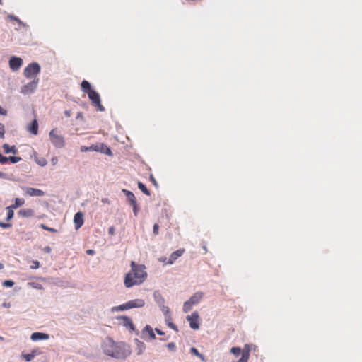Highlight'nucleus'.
Instances as JSON below:
<instances>
[{"label":"nucleus","mask_w":362,"mask_h":362,"mask_svg":"<svg viewBox=\"0 0 362 362\" xmlns=\"http://www.w3.org/2000/svg\"><path fill=\"white\" fill-rule=\"evenodd\" d=\"M49 135L51 142L56 148H61L65 146L64 139L57 133V129H52Z\"/></svg>","instance_id":"nucleus-5"},{"label":"nucleus","mask_w":362,"mask_h":362,"mask_svg":"<svg viewBox=\"0 0 362 362\" xmlns=\"http://www.w3.org/2000/svg\"><path fill=\"white\" fill-rule=\"evenodd\" d=\"M193 305H194V304L190 303V300H188L183 305V311L185 313H188L192 309Z\"/></svg>","instance_id":"nucleus-28"},{"label":"nucleus","mask_w":362,"mask_h":362,"mask_svg":"<svg viewBox=\"0 0 362 362\" xmlns=\"http://www.w3.org/2000/svg\"><path fill=\"white\" fill-rule=\"evenodd\" d=\"M165 318H166L165 321H166V323H167L168 326L169 327H170L171 329H174L175 331L178 332L177 327L171 322L170 316L168 317H165Z\"/></svg>","instance_id":"nucleus-27"},{"label":"nucleus","mask_w":362,"mask_h":362,"mask_svg":"<svg viewBox=\"0 0 362 362\" xmlns=\"http://www.w3.org/2000/svg\"><path fill=\"white\" fill-rule=\"evenodd\" d=\"M30 339L33 341L45 340L49 339V334L41 332H34L31 334Z\"/></svg>","instance_id":"nucleus-16"},{"label":"nucleus","mask_w":362,"mask_h":362,"mask_svg":"<svg viewBox=\"0 0 362 362\" xmlns=\"http://www.w3.org/2000/svg\"><path fill=\"white\" fill-rule=\"evenodd\" d=\"M102 201L104 203H108V200L107 199H103Z\"/></svg>","instance_id":"nucleus-58"},{"label":"nucleus","mask_w":362,"mask_h":362,"mask_svg":"<svg viewBox=\"0 0 362 362\" xmlns=\"http://www.w3.org/2000/svg\"><path fill=\"white\" fill-rule=\"evenodd\" d=\"M42 351L40 349H35L30 354H22L21 356L28 362L31 361L36 356L40 355Z\"/></svg>","instance_id":"nucleus-11"},{"label":"nucleus","mask_w":362,"mask_h":362,"mask_svg":"<svg viewBox=\"0 0 362 362\" xmlns=\"http://www.w3.org/2000/svg\"><path fill=\"white\" fill-rule=\"evenodd\" d=\"M133 206V211L135 215L137 214L138 211V206L136 202H135V204H131Z\"/></svg>","instance_id":"nucleus-46"},{"label":"nucleus","mask_w":362,"mask_h":362,"mask_svg":"<svg viewBox=\"0 0 362 362\" xmlns=\"http://www.w3.org/2000/svg\"><path fill=\"white\" fill-rule=\"evenodd\" d=\"M129 310V306L127 305V302L126 303L119 305L118 306H115L112 308V312L123 311V310Z\"/></svg>","instance_id":"nucleus-24"},{"label":"nucleus","mask_w":362,"mask_h":362,"mask_svg":"<svg viewBox=\"0 0 362 362\" xmlns=\"http://www.w3.org/2000/svg\"><path fill=\"white\" fill-rule=\"evenodd\" d=\"M28 286L32 287L35 289L42 290L43 288V286H42V284H40L38 282H35V281L29 282L28 284Z\"/></svg>","instance_id":"nucleus-29"},{"label":"nucleus","mask_w":362,"mask_h":362,"mask_svg":"<svg viewBox=\"0 0 362 362\" xmlns=\"http://www.w3.org/2000/svg\"><path fill=\"white\" fill-rule=\"evenodd\" d=\"M30 268L33 269H38L40 267V262L38 261H33Z\"/></svg>","instance_id":"nucleus-40"},{"label":"nucleus","mask_w":362,"mask_h":362,"mask_svg":"<svg viewBox=\"0 0 362 362\" xmlns=\"http://www.w3.org/2000/svg\"><path fill=\"white\" fill-rule=\"evenodd\" d=\"M230 352L233 354L235 356H238L240 354H242L243 351H241V349L240 347H233L230 349Z\"/></svg>","instance_id":"nucleus-33"},{"label":"nucleus","mask_w":362,"mask_h":362,"mask_svg":"<svg viewBox=\"0 0 362 362\" xmlns=\"http://www.w3.org/2000/svg\"><path fill=\"white\" fill-rule=\"evenodd\" d=\"M131 270L128 272L124 280L126 288H131L135 285L142 284L147 277L146 267L144 264H137L135 262H131Z\"/></svg>","instance_id":"nucleus-2"},{"label":"nucleus","mask_w":362,"mask_h":362,"mask_svg":"<svg viewBox=\"0 0 362 362\" xmlns=\"http://www.w3.org/2000/svg\"><path fill=\"white\" fill-rule=\"evenodd\" d=\"M122 191L125 194V195H126L127 198L128 199V200L129 201L130 204H135V202H136V199L134 194L132 192L127 190V189H123Z\"/></svg>","instance_id":"nucleus-20"},{"label":"nucleus","mask_w":362,"mask_h":362,"mask_svg":"<svg viewBox=\"0 0 362 362\" xmlns=\"http://www.w3.org/2000/svg\"><path fill=\"white\" fill-rule=\"evenodd\" d=\"M3 285L6 287H11L14 285V282L11 280H6L3 282Z\"/></svg>","instance_id":"nucleus-37"},{"label":"nucleus","mask_w":362,"mask_h":362,"mask_svg":"<svg viewBox=\"0 0 362 362\" xmlns=\"http://www.w3.org/2000/svg\"><path fill=\"white\" fill-rule=\"evenodd\" d=\"M138 187L145 194H146L148 196L150 195L149 190L146 188V185L144 184H143L142 182H138Z\"/></svg>","instance_id":"nucleus-26"},{"label":"nucleus","mask_w":362,"mask_h":362,"mask_svg":"<svg viewBox=\"0 0 362 362\" xmlns=\"http://www.w3.org/2000/svg\"><path fill=\"white\" fill-rule=\"evenodd\" d=\"M81 90L88 94L92 104L96 106L98 111L103 112L105 107L101 104L100 97L98 93L91 88L90 84L88 81L83 80L81 83Z\"/></svg>","instance_id":"nucleus-3"},{"label":"nucleus","mask_w":362,"mask_h":362,"mask_svg":"<svg viewBox=\"0 0 362 362\" xmlns=\"http://www.w3.org/2000/svg\"><path fill=\"white\" fill-rule=\"evenodd\" d=\"M7 114V111L5 110L4 109H3L1 106H0V115H6Z\"/></svg>","instance_id":"nucleus-52"},{"label":"nucleus","mask_w":362,"mask_h":362,"mask_svg":"<svg viewBox=\"0 0 362 362\" xmlns=\"http://www.w3.org/2000/svg\"><path fill=\"white\" fill-rule=\"evenodd\" d=\"M137 346H138V354H141L144 350L145 349V345L143 342L139 341L138 339H136Z\"/></svg>","instance_id":"nucleus-31"},{"label":"nucleus","mask_w":362,"mask_h":362,"mask_svg":"<svg viewBox=\"0 0 362 362\" xmlns=\"http://www.w3.org/2000/svg\"><path fill=\"white\" fill-rule=\"evenodd\" d=\"M199 316L197 312L192 313L190 315L187 316V320L189 323V326L192 329H198L199 328Z\"/></svg>","instance_id":"nucleus-7"},{"label":"nucleus","mask_w":362,"mask_h":362,"mask_svg":"<svg viewBox=\"0 0 362 362\" xmlns=\"http://www.w3.org/2000/svg\"><path fill=\"white\" fill-rule=\"evenodd\" d=\"M0 341H4V338L0 336Z\"/></svg>","instance_id":"nucleus-61"},{"label":"nucleus","mask_w":362,"mask_h":362,"mask_svg":"<svg viewBox=\"0 0 362 362\" xmlns=\"http://www.w3.org/2000/svg\"><path fill=\"white\" fill-rule=\"evenodd\" d=\"M76 119H82V120H83V113L81 112H79L77 113Z\"/></svg>","instance_id":"nucleus-48"},{"label":"nucleus","mask_w":362,"mask_h":362,"mask_svg":"<svg viewBox=\"0 0 362 362\" xmlns=\"http://www.w3.org/2000/svg\"><path fill=\"white\" fill-rule=\"evenodd\" d=\"M0 226L3 228H10L11 227V223H4V222H0Z\"/></svg>","instance_id":"nucleus-42"},{"label":"nucleus","mask_w":362,"mask_h":362,"mask_svg":"<svg viewBox=\"0 0 362 362\" xmlns=\"http://www.w3.org/2000/svg\"><path fill=\"white\" fill-rule=\"evenodd\" d=\"M158 230H159V226H158V224L155 223V224H154V226H153V233H154L155 235H158Z\"/></svg>","instance_id":"nucleus-43"},{"label":"nucleus","mask_w":362,"mask_h":362,"mask_svg":"<svg viewBox=\"0 0 362 362\" xmlns=\"http://www.w3.org/2000/svg\"><path fill=\"white\" fill-rule=\"evenodd\" d=\"M143 335H148L150 339H155L156 335L153 332L152 327L149 325H146L142 330Z\"/></svg>","instance_id":"nucleus-18"},{"label":"nucleus","mask_w":362,"mask_h":362,"mask_svg":"<svg viewBox=\"0 0 362 362\" xmlns=\"http://www.w3.org/2000/svg\"><path fill=\"white\" fill-rule=\"evenodd\" d=\"M150 180L153 183L154 185L158 186L157 182L153 175L150 176Z\"/></svg>","instance_id":"nucleus-51"},{"label":"nucleus","mask_w":362,"mask_h":362,"mask_svg":"<svg viewBox=\"0 0 362 362\" xmlns=\"http://www.w3.org/2000/svg\"><path fill=\"white\" fill-rule=\"evenodd\" d=\"M28 130L29 132L34 134V135H37V133H38V124H37V120H33L32 122V123L30 124L29 128H28Z\"/></svg>","instance_id":"nucleus-21"},{"label":"nucleus","mask_w":362,"mask_h":362,"mask_svg":"<svg viewBox=\"0 0 362 362\" xmlns=\"http://www.w3.org/2000/svg\"><path fill=\"white\" fill-rule=\"evenodd\" d=\"M190 351H191V353H192V354H194L195 356H197L199 357V358L202 359V361H205V359H204V356L202 354H200V353L199 352V351H198L195 347H192V348H191V349H190Z\"/></svg>","instance_id":"nucleus-30"},{"label":"nucleus","mask_w":362,"mask_h":362,"mask_svg":"<svg viewBox=\"0 0 362 362\" xmlns=\"http://www.w3.org/2000/svg\"><path fill=\"white\" fill-rule=\"evenodd\" d=\"M166 260H167V258H166V257H164V258H163V259H161V261H163V262H166V263H167Z\"/></svg>","instance_id":"nucleus-59"},{"label":"nucleus","mask_w":362,"mask_h":362,"mask_svg":"<svg viewBox=\"0 0 362 362\" xmlns=\"http://www.w3.org/2000/svg\"><path fill=\"white\" fill-rule=\"evenodd\" d=\"M24 202H25L24 199H21V198H16L14 204H12L11 206L13 209H16V208L22 206L24 204Z\"/></svg>","instance_id":"nucleus-25"},{"label":"nucleus","mask_w":362,"mask_h":362,"mask_svg":"<svg viewBox=\"0 0 362 362\" xmlns=\"http://www.w3.org/2000/svg\"><path fill=\"white\" fill-rule=\"evenodd\" d=\"M23 64L21 58L12 57L9 60V66L12 71H18Z\"/></svg>","instance_id":"nucleus-9"},{"label":"nucleus","mask_w":362,"mask_h":362,"mask_svg":"<svg viewBox=\"0 0 362 362\" xmlns=\"http://www.w3.org/2000/svg\"><path fill=\"white\" fill-rule=\"evenodd\" d=\"M8 158V160H10L12 163H18L21 159L20 157H16V156H10Z\"/></svg>","instance_id":"nucleus-36"},{"label":"nucleus","mask_w":362,"mask_h":362,"mask_svg":"<svg viewBox=\"0 0 362 362\" xmlns=\"http://www.w3.org/2000/svg\"><path fill=\"white\" fill-rule=\"evenodd\" d=\"M162 311L165 315V317H170V309L168 307L163 306L162 307Z\"/></svg>","instance_id":"nucleus-35"},{"label":"nucleus","mask_w":362,"mask_h":362,"mask_svg":"<svg viewBox=\"0 0 362 362\" xmlns=\"http://www.w3.org/2000/svg\"><path fill=\"white\" fill-rule=\"evenodd\" d=\"M4 133H5L4 126L1 123H0V137L4 138Z\"/></svg>","instance_id":"nucleus-41"},{"label":"nucleus","mask_w":362,"mask_h":362,"mask_svg":"<svg viewBox=\"0 0 362 362\" xmlns=\"http://www.w3.org/2000/svg\"><path fill=\"white\" fill-rule=\"evenodd\" d=\"M64 115H65L67 117H71V110H65V111H64Z\"/></svg>","instance_id":"nucleus-53"},{"label":"nucleus","mask_w":362,"mask_h":362,"mask_svg":"<svg viewBox=\"0 0 362 362\" xmlns=\"http://www.w3.org/2000/svg\"><path fill=\"white\" fill-rule=\"evenodd\" d=\"M58 163V158L57 157L54 156L53 157L52 159H51V163L53 165H57Z\"/></svg>","instance_id":"nucleus-45"},{"label":"nucleus","mask_w":362,"mask_h":362,"mask_svg":"<svg viewBox=\"0 0 362 362\" xmlns=\"http://www.w3.org/2000/svg\"><path fill=\"white\" fill-rule=\"evenodd\" d=\"M25 194L30 197H42L45 194V192L38 189L33 187H25Z\"/></svg>","instance_id":"nucleus-10"},{"label":"nucleus","mask_w":362,"mask_h":362,"mask_svg":"<svg viewBox=\"0 0 362 362\" xmlns=\"http://www.w3.org/2000/svg\"><path fill=\"white\" fill-rule=\"evenodd\" d=\"M3 149L5 153H16V149L15 146H10L8 144H4L3 145Z\"/></svg>","instance_id":"nucleus-23"},{"label":"nucleus","mask_w":362,"mask_h":362,"mask_svg":"<svg viewBox=\"0 0 362 362\" xmlns=\"http://www.w3.org/2000/svg\"><path fill=\"white\" fill-rule=\"evenodd\" d=\"M155 330L157 332V334H159V335H163L164 334V332H162L160 329H159L158 328H156Z\"/></svg>","instance_id":"nucleus-55"},{"label":"nucleus","mask_w":362,"mask_h":362,"mask_svg":"<svg viewBox=\"0 0 362 362\" xmlns=\"http://www.w3.org/2000/svg\"><path fill=\"white\" fill-rule=\"evenodd\" d=\"M40 72V66L37 62L28 64L23 71V74L27 78H37V76Z\"/></svg>","instance_id":"nucleus-4"},{"label":"nucleus","mask_w":362,"mask_h":362,"mask_svg":"<svg viewBox=\"0 0 362 362\" xmlns=\"http://www.w3.org/2000/svg\"><path fill=\"white\" fill-rule=\"evenodd\" d=\"M40 227L42 229H44L45 230H47V231H49V232H52V233H57V230L55 228H49V227L47 226L46 225H45L44 223L40 224Z\"/></svg>","instance_id":"nucleus-34"},{"label":"nucleus","mask_w":362,"mask_h":362,"mask_svg":"<svg viewBox=\"0 0 362 362\" xmlns=\"http://www.w3.org/2000/svg\"><path fill=\"white\" fill-rule=\"evenodd\" d=\"M39 78H34L30 82L21 87V93L25 95L30 94L37 88Z\"/></svg>","instance_id":"nucleus-6"},{"label":"nucleus","mask_w":362,"mask_h":362,"mask_svg":"<svg viewBox=\"0 0 362 362\" xmlns=\"http://www.w3.org/2000/svg\"><path fill=\"white\" fill-rule=\"evenodd\" d=\"M90 151V149H88V147H86L85 146H81V152H86V151Z\"/></svg>","instance_id":"nucleus-49"},{"label":"nucleus","mask_w":362,"mask_h":362,"mask_svg":"<svg viewBox=\"0 0 362 362\" xmlns=\"http://www.w3.org/2000/svg\"><path fill=\"white\" fill-rule=\"evenodd\" d=\"M3 4V0H0V5Z\"/></svg>","instance_id":"nucleus-62"},{"label":"nucleus","mask_w":362,"mask_h":362,"mask_svg":"<svg viewBox=\"0 0 362 362\" xmlns=\"http://www.w3.org/2000/svg\"><path fill=\"white\" fill-rule=\"evenodd\" d=\"M74 222L76 230L79 229L83 224V214L81 212H77L74 217Z\"/></svg>","instance_id":"nucleus-14"},{"label":"nucleus","mask_w":362,"mask_h":362,"mask_svg":"<svg viewBox=\"0 0 362 362\" xmlns=\"http://www.w3.org/2000/svg\"><path fill=\"white\" fill-rule=\"evenodd\" d=\"M145 305V302L142 299H135L127 302L129 309L134 308H141Z\"/></svg>","instance_id":"nucleus-15"},{"label":"nucleus","mask_w":362,"mask_h":362,"mask_svg":"<svg viewBox=\"0 0 362 362\" xmlns=\"http://www.w3.org/2000/svg\"><path fill=\"white\" fill-rule=\"evenodd\" d=\"M4 268V264L2 263H0V269Z\"/></svg>","instance_id":"nucleus-60"},{"label":"nucleus","mask_w":362,"mask_h":362,"mask_svg":"<svg viewBox=\"0 0 362 362\" xmlns=\"http://www.w3.org/2000/svg\"><path fill=\"white\" fill-rule=\"evenodd\" d=\"M98 152H101L107 155H112V151L110 148L107 145L103 143L99 144Z\"/></svg>","instance_id":"nucleus-22"},{"label":"nucleus","mask_w":362,"mask_h":362,"mask_svg":"<svg viewBox=\"0 0 362 362\" xmlns=\"http://www.w3.org/2000/svg\"><path fill=\"white\" fill-rule=\"evenodd\" d=\"M43 251L47 253H49L52 251V248L49 246H46L44 247Z\"/></svg>","instance_id":"nucleus-50"},{"label":"nucleus","mask_w":362,"mask_h":362,"mask_svg":"<svg viewBox=\"0 0 362 362\" xmlns=\"http://www.w3.org/2000/svg\"><path fill=\"white\" fill-rule=\"evenodd\" d=\"M202 297H203L202 293L197 292V293H194L189 300H190V303L195 305L201 300Z\"/></svg>","instance_id":"nucleus-19"},{"label":"nucleus","mask_w":362,"mask_h":362,"mask_svg":"<svg viewBox=\"0 0 362 362\" xmlns=\"http://www.w3.org/2000/svg\"><path fill=\"white\" fill-rule=\"evenodd\" d=\"M5 177V173L0 172V177Z\"/></svg>","instance_id":"nucleus-57"},{"label":"nucleus","mask_w":362,"mask_h":362,"mask_svg":"<svg viewBox=\"0 0 362 362\" xmlns=\"http://www.w3.org/2000/svg\"><path fill=\"white\" fill-rule=\"evenodd\" d=\"M8 161V157H5L0 153V163L5 164Z\"/></svg>","instance_id":"nucleus-39"},{"label":"nucleus","mask_w":362,"mask_h":362,"mask_svg":"<svg viewBox=\"0 0 362 362\" xmlns=\"http://www.w3.org/2000/svg\"><path fill=\"white\" fill-rule=\"evenodd\" d=\"M115 228L113 226H111L108 229V233L110 235H113L115 234Z\"/></svg>","instance_id":"nucleus-47"},{"label":"nucleus","mask_w":362,"mask_h":362,"mask_svg":"<svg viewBox=\"0 0 362 362\" xmlns=\"http://www.w3.org/2000/svg\"><path fill=\"white\" fill-rule=\"evenodd\" d=\"M88 149H90L92 151H98L99 150V144H92L88 147Z\"/></svg>","instance_id":"nucleus-38"},{"label":"nucleus","mask_w":362,"mask_h":362,"mask_svg":"<svg viewBox=\"0 0 362 362\" xmlns=\"http://www.w3.org/2000/svg\"><path fill=\"white\" fill-rule=\"evenodd\" d=\"M18 214L23 218H29L34 216V211L31 209H23L18 212Z\"/></svg>","instance_id":"nucleus-17"},{"label":"nucleus","mask_w":362,"mask_h":362,"mask_svg":"<svg viewBox=\"0 0 362 362\" xmlns=\"http://www.w3.org/2000/svg\"><path fill=\"white\" fill-rule=\"evenodd\" d=\"M86 253L89 255H93L95 254V251L93 250H86Z\"/></svg>","instance_id":"nucleus-54"},{"label":"nucleus","mask_w":362,"mask_h":362,"mask_svg":"<svg viewBox=\"0 0 362 362\" xmlns=\"http://www.w3.org/2000/svg\"><path fill=\"white\" fill-rule=\"evenodd\" d=\"M39 164L40 165H42V166H44V165H45L47 164V162H46V160L45 159H43L42 161L39 162Z\"/></svg>","instance_id":"nucleus-56"},{"label":"nucleus","mask_w":362,"mask_h":362,"mask_svg":"<svg viewBox=\"0 0 362 362\" xmlns=\"http://www.w3.org/2000/svg\"><path fill=\"white\" fill-rule=\"evenodd\" d=\"M6 209L8 210L6 220L9 221L13 218L14 212L11 206L7 207Z\"/></svg>","instance_id":"nucleus-32"},{"label":"nucleus","mask_w":362,"mask_h":362,"mask_svg":"<svg viewBox=\"0 0 362 362\" xmlns=\"http://www.w3.org/2000/svg\"><path fill=\"white\" fill-rule=\"evenodd\" d=\"M117 320L119 321V323L129 329L130 331H134L135 329L134 325L132 322V320L128 316H119L117 317Z\"/></svg>","instance_id":"nucleus-8"},{"label":"nucleus","mask_w":362,"mask_h":362,"mask_svg":"<svg viewBox=\"0 0 362 362\" xmlns=\"http://www.w3.org/2000/svg\"><path fill=\"white\" fill-rule=\"evenodd\" d=\"M250 346L249 344H245L242 352V356L240 360L233 362H247L250 358Z\"/></svg>","instance_id":"nucleus-13"},{"label":"nucleus","mask_w":362,"mask_h":362,"mask_svg":"<svg viewBox=\"0 0 362 362\" xmlns=\"http://www.w3.org/2000/svg\"><path fill=\"white\" fill-rule=\"evenodd\" d=\"M185 252V249H179L175 252H173L168 260L167 261V264H173L178 257H181Z\"/></svg>","instance_id":"nucleus-12"},{"label":"nucleus","mask_w":362,"mask_h":362,"mask_svg":"<svg viewBox=\"0 0 362 362\" xmlns=\"http://www.w3.org/2000/svg\"><path fill=\"white\" fill-rule=\"evenodd\" d=\"M167 346L170 350H174L175 349V344L173 342L168 343Z\"/></svg>","instance_id":"nucleus-44"},{"label":"nucleus","mask_w":362,"mask_h":362,"mask_svg":"<svg viewBox=\"0 0 362 362\" xmlns=\"http://www.w3.org/2000/svg\"><path fill=\"white\" fill-rule=\"evenodd\" d=\"M101 348L105 355L117 359H125L132 353L128 344L122 341H115L110 337L103 341Z\"/></svg>","instance_id":"nucleus-1"}]
</instances>
